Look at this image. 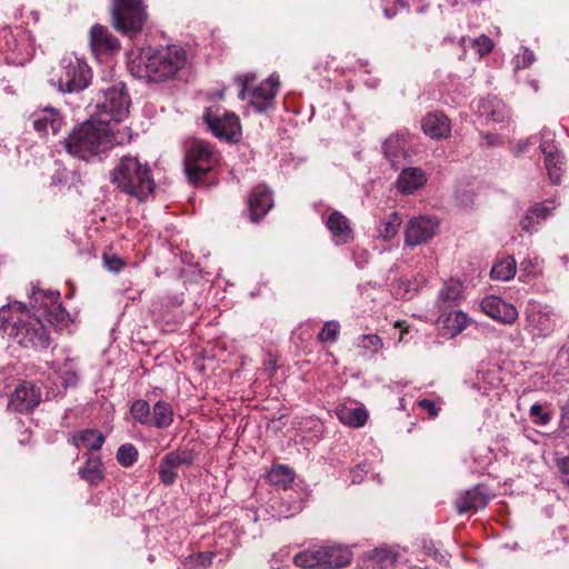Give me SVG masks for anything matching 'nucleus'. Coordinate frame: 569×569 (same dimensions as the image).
<instances>
[{
  "mask_svg": "<svg viewBox=\"0 0 569 569\" xmlns=\"http://www.w3.org/2000/svg\"><path fill=\"white\" fill-rule=\"evenodd\" d=\"M27 306L14 301L0 308V331L18 345L34 351L47 350L51 345L50 332L39 316L24 313Z\"/></svg>",
  "mask_w": 569,
  "mask_h": 569,
  "instance_id": "f257e3e1",
  "label": "nucleus"
},
{
  "mask_svg": "<svg viewBox=\"0 0 569 569\" xmlns=\"http://www.w3.org/2000/svg\"><path fill=\"white\" fill-rule=\"evenodd\" d=\"M113 128L96 117L74 126L64 139L66 151L80 160L100 157L113 147Z\"/></svg>",
  "mask_w": 569,
  "mask_h": 569,
  "instance_id": "f03ea898",
  "label": "nucleus"
},
{
  "mask_svg": "<svg viewBox=\"0 0 569 569\" xmlns=\"http://www.w3.org/2000/svg\"><path fill=\"white\" fill-rule=\"evenodd\" d=\"M186 63L187 51L173 44L140 56L131 61L130 71L139 79L160 83L173 79Z\"/></svg>",
  "mask_w": 569,
  "mask_h": 569,
  "instance_id": "7ed1b4c3",
  "label": "nucleus"
},
{
  "mask_svg": "<svg viewBox=\"0 0 569 569\" xmlns=\"http://www.w3.org/2000/svg\"><path fill=\"white\" fill-rule=\"evenodd\" d=\"M110 182L121 192L144 202L154 192L156 182L148 162L123 156L110 172Z\"/></svg>",
  "mask_w": 569,
  "mask_h": 569,
  "instance_id": "20e7f679",
  "label": "nucleus"
},
{
  "mask_svg": "<svg viewBox=\"0 0 569 569\" xmlns=\"http://www.w3.org/2000/svg\"><path fill=\"white\" fill-rule=\"evenodd\" d=\"M218 159L212 146L203 140H193L186 147L183 167L188 181L194 187L209 186V174Z\"/></svg>",
  "mask_w": 569,
  "mask_h": 569,
  "instance_id": "39448f33",
  "label": "nucleus"
},
{
  "mask_svg": "<svg viewBox=\"0 0 569 569\" xmlns=\"http://www.w3.org/2000/svg\"><path fill=\"white\" fill-rule=\"evenodd\" d=\"M110 14L112 27L128 37L140 33L148 18L142 0H111Z\"/></svg>",
  "mask_w": 569,
  "mask_h": 569,
  "instance_id": "423d86ee",
  "label": "nucleus"
},
{
  "mask_svg": "<svg viewBox=\"0 0 569 569\" xmlns=\"http://www.w3.org/2000/svg\"><path fill=\"white\" fill-rule=\"evenodd\" d=\"M130 98L124 84L119 82L102 92V98L96 104V118L106 120L110 127L121 122L129 113Z\"/></svg>",
  "mask_w": 569,
  "mask_h": 569,
  "instance_id": "0eeeda50",
  "label": "nucleus"
},
{
  "mask_svg": "<svg viewBox=\"0 0 569 569\" xmlns=\"http://www.w3.org/2000/svg\"><path fill=\"white\" fill-rule=\"evenodd\" d=\"M92 71L89 64L77 57L64 58L57 81L58 90L63 93H79L91 82Z\"/></svg>",
  "mask_w": 569,
  "mask_h": 569,
  "instance_id": "6e6552de",
  "label": "nucleus"
},
{
  "mask_svg": "<svg viewBox=\"0 0 569 569\" xmlns=\"http://www.w3.org/2000/svg\"><path fill=\"white\" fill-rule=\"evenodd\" d=\"M439 229V221L431 216L411 218L406 227L405 243L409 247L419 246L432 239Z\"/></svg>",
  "mask_w": 569,
  "mask_h": 569,
  "instance_id": "1a4fd4ad",
  "label": "nucleus"
},
{
  "mask_svg": "<svg viewBox=\"0 0 569 569\" xmlns=\"http://www.w3.org/2000/svg\"><path fill=\"white\" fill-rule=\"evenodd\" d=\"M41 401V389L31 381H22L11 393L8 408L18 413L32 412Z\"/></svg>",
  "mask_w": 569,
  "mask_h": 569,
  "instance_id": "9d476101",
  "label": "nucleus"
},
{
  "mask_svg": "<svg viewBox=\"0 0 569 569\" xmlns=\"http://www.w3.org/2000/svg\"><path fill=\"white\" fill-rule=\"evenodd\" d=\"M279 84V78L272 74L249 92V104L257 113H264L273 108Z\"/></svg>",
  "mask_w": 569,
  "mask_h": 569,
  "instance_id": "9b49d317",
  "label": "nucleus"
},
{
  "mask_svg": "<svg viewBox=\"0 0 569 569\" xmlns=\"http://www.w3.org/2000/svg\"><path fill=\"white\" fill-rule=\"evenodd\" d=\"M203 120L217 138L234 141L240 132V121L233 112H226L220 117L213 116L208 109L203 114Z\"/></svg>",
  "mask_w": 569,
  "mask_h": 569,
  "instance_id": "f8f14e48",
  "label": "nucleus"
},
{
  "mask_svg": "<svg viewBox=\"0 0 569 569\" xmlns=\"http://www.w3.org/2000/svg\"><path fill=\"white\" fill-rule=\"evenodd\" d=\"M273 207L272 191L267 184H257L248 196V211L251 222H259Z\"/></svg>",
  "mask_w": 569,
  "mask_h": 569,
  "instance_id": "ddd939ff",
  "label": "nucleus"
},
{
  "mask_svg": "<svg viewBox=\"0 0 569 569\" xmlns=\"http://www.w3.org/2000/svg\"><path fill=\"white\" fill-rule=\"evenodd\" d=\"M480 306L487 316L505 325H511L518 318L517 308L497 296L485 297Z\"/></svg>",
  "mask_w": 569,
  "mask_h": 569,
  "instance_id": "4468645a",
  "label": "nucleus"
},
{
  "mask_svg": "<svg viewBox=\"0 0 569 569\" xmlns=\"http://www.w3.org/2000/svg\"><path fill=\"white\" fill-rule=\"evenodd\" d=\"M489 500L488 487L483 483H478L460 495L456 500V509L460 515L468 511H477L478 509L485 508Z\"/></svg>",
  "mask_w": 569,
  "mask_h": 569,
  "instance_id": "2eb2a0df",
  "label": "nucleus"
},
{
  "mask_svg": "<svg viewBox=\"0 0 569 569\" xmlns=\"http://www.w3.org/2000/svg\"><path fill=\"white\" fill-rule=\"evenodd\" d=\"M89 42L94 53H114L120 50L119 40L106 26L99 23L91 27Z\"/></svg>",
  "mask_w": 569,
  "mask_h": 569,
  "instance_id": "dca6fc26",
  "label": "nucleus"
},
{
  "mask_svg": "<svg viewBox=\"0 0 569 569\" xmlns=\"http://www.w3.org/2000/svg\"><path fill=\"white\" fill-rule=\"evenodd\" d=\"M423 132L431 139H446L451 133V123L449 118L442 111L427 113L421 121Z\"/></svg>",
  "mask_w": 569,
  "mask_h": 569,
  "instance_id": "f3484780",
  "label": "nucleus"
},
{
  "mask_svg": "<svg viewBox=\"0 0 569 569\" xmlns=\"http://www.w3.org/2000/svg\"><path fill=\"white\" fill-rule=\"evenodd\" d=\"M326 226L337 246L346 244L353 239V230L350 226V221L340 211L331 212L327 219Z\"/></svg>",
  "mask_w": 569,
  "mask_h": 569,
  "instance_id": "a211bd4d",
  "label": "nucleus"
},
{
  "mask_svg": "<svg viewBox=\"0 0 569 569\" xmlns=\"http://www.w3.org/2000/svg\"><path fill=\"white\" fill-rule=\"evenodd\" d=\"M60 300V292L53 290H43L38 287H33L29 297L30 309L33 310L40 318L47 313L48 309Z\"/></svg>",
  "mask_w": 569,
  "mask_h": 569,
  "instance_id": "6ab92c4d",
  "label": "nucleus"
},
{
  "mask_svg": "<svg viewBox=\"0 0 569 569\" xmlns=\"http://www.w3.org/2000/svg\"><path fill=\"white\" fill-rule=\"evenodd\" d=\"M427 181L425 172L420 168L403 169L397 181V189L403 194H411L421 188Z\"/></svg>",
  "mask_w": 569,
  "mask_h": 569,
  "instance_id": "aec40b11",
  "label": "nucleus"
},
{
  "mask_svg": "<svg viewBox=\"0 0 569 569\" xmlns=\"http://www.w3.org/2000/svg\"><path fill=\"white\" fill-rule=\"evenodd\" d=\"M323 569H338L350 563L352 553L342 546H321Z\"/></svg>",
  "mask_w": 569,
  "mask_h": 569,
  "instance_id": "412c9836",
  "label": "nucleus"
},
{
  "mask_svg": "<svg viewBox=\"0 0 569 569\" xmlns=\"http://www.w3.org/2000/svg\"><path fill=\"white\" fill-rule=\"evenodd\" d=\"M62 126L63 117L60 114L59 110L54 108H46L43 110V114L33 121L34 130L42 134H47L49 128L53 134H57L61 130Z\"/></svg>",
  "mask_w": 569,
  "mask_h": 569,
  "instance_id": "4be33fe9",
  "label": "nucleus"
},
{
  "mask_svg": "<svg viewBox=\"0 0 569 569\" xmlns=\"http://www.w3.org/2000/svg\"><path fill=\"white\" fill-rule=\"evenodd\" d=\"M173 418L172 406L167 401L159 400L152 407L149 427L167 429L173 423Z\"/></svg>",
  "mask_w": 569,
  "mask_h": 569,
  "instance_id": "5701e85b",
  "label": "nucleus"
},
{
  "mask_svg": "<svg viewBox=\"0 0 569 569\" xmlns=\"http://www.w3.org/2000/svg\"><path fill=\"white\" fill-rule=\"evenodd\" d=\"M106 437L97 429H84L79 431L72 437V443L79 448L80 446L87 447L89 450L98 451L101 449Z\"/></svg>",
  "mask_w": 569,
  "mask_h": 569,
  "instance_id": "b1692460",
  "label": "nucleus"
},
{
  "mask_svg": "<svg viewBox=\"0 0 569 569\" xmlns=\"http://www.w3.org/2000/svg\"><path fill=\"white\" fill-rule=\"evenodd\" d=\"M42 318H44L56 331H62L72 322L69 311L63 307L60 300H58L51 309H48Z\"/></svg>",
  "mask_w": 569,
  "mask_h": 569,
  "instance_id": "393cba45",
  "label": "nucleus"
},
{
  "mask_svg": "<svg viewBox=\"0 0 569 569\" xmlns=\"http://www.w3.org/2000/svg\"><path fill=\"white\" fill-rule=\"evenodd\" d=\"M293 563L303 569H323L321 546L300 551L293 557Z\"/></svg>",
  "mask_w": 569,
  "mask_h": 569,
  "instance_id": "a878e982",
  "label": "nucleus"
},
{
  "mask_svg": "<svg viewBox=\"0 0 569 569\" xmlns=\"http://www.w3.org/2000/svg\"><path fill=\"white\" fill-rule=\"evenodd\" d=\"M479 113L493 122H502L507 118V111L503 103L496 98L481 100L479 104Z\"/></svg>",
  "mask_w": 569,
  "mask_h": 569,
  "instance_id": "bb28decb",
  "label": "nucleus"
},
{
  "mask_svg": "<svg viewBox=\"0 0 569 569\" xmlns=\"http://www.w3.org/2000/svg\"><path fill=\"white\" fill-rule=\"evenodd\" d=\"M268 481L273 486L288 488L295 480V471L284 465L273 466L267 473Z\"/></svg>",
  "mask_w": 569,
  "mask_h": 569,
  "instance_id": "cd10ccee",
  "label": "nucleus"
},
{
  "mask_svg": "<svg viewBox=\"0 0 569 569\" xmlns=\"http://www.w3.org/2000/svg\"><path fill=\"white\" fill-rule=\"evenodd\" d=\"M516 271L517 262L513 257L508 256L492 266L490 277L495 280L508 281L515 277Z\"/></svg>",
  "mask_w": 569,
  "mask_h": 569,
  "instance_id": "c85d7f7f",
  "label": "nucleus"
},
{
  "mask_svg": "<svg viewBox=\"0 0 569 569\" xmlns=\"http://www.w3.org/2000/svg\"><path fill=\"white\" fill-rule=\"evenodd\" d=\"M339 420L353 428H360L366 425L368 420V411L362 408H342L337 412Z\"/></svg>",
  "mask_w": 569,
  "mask_h": 569,
  "instance_id": "c756f323",
  "label": "nucleus"
},
{
  "mask_svg": "<svg viewBox=\"0 0 569 569\" xmlns=\"http://www.w3.org/2000/svg\"><path fill=\"white\" fill-rule=\"evenodd\" d=\"M462 293V283L457 279L448 280L439 292V301L452 307L459 303Z\"/></svg>",
  "mask_w": 569,
  "mask_h": 569,
  "instance_id": "7c9ffc66",
  "label": "nucleus"
},
{
  "mask_svg": "<svg viewBox=\"0 0 569 569\" xmlns=\"http://www.w3.org/2000/svg\"><path fill=\"white\" fill-rule=\"evenodd\" d=\"M401 223L402 219L400 214L397 211L391 212L381 220L378 227L379 237L385 241L391 240L398 233Z\"/></svg>",
  "mask_w": 569,
  "mask_h": 569,
  "instance_id": "2f4dec72",
  "label": "nucleus"
},
{
  "mask_svg": "<svg viewBox=\"0 0 569 569\" xmlns=\"http://www.w3.org/2000/svg\"><path fill=\"white\" fill-rule=\"evenodd\" d=\"M166 456L171 459L170 466H177L178 468L184 466L189 468L196 462L198 452L193 448H183L172 450L166 453Z\"/></svg>",
  "mask_w": 569,
  "mask_h": 569,
  "instance_id": "473e14b6",
  "label": "nucleus"
},
{
  "mask_svg": "<svg viewBox=\"0 0 569 569\" xmlns=\"http://www.w3.org/2000/svg\"><path fill=\"white\" fill-rule=\"evenodd\" d=\"M398 553L389 548H376L369 553V559L380 569L393 567L397 562Z\"/></svg>",
  "mask_w": 569,
  "mask_h": 569,
  "instance_id": "72a5a7b5",
  "label": "nucleus"
},
{
  "mask_svg": "<svg viewBox=\"0 0 569 569\" xmlns=\"http://www.w3.org/2000/svg\"><path fill=\"white\" fill-rule=\"evenodd\" d=\"M216 553L212 551H201L192 553L184 558L183 568L184 569H207L212 565V560Z\"/></svg>",
  "mask_w": 569,
  "mask_h": 569,
  "instance_id": "f704fd0d",
  "label": "nucleus"
},
{
  "mask_svg": "<svg viewBox=\"0 0 569 569\" xmlns=\"http://www.w3.org/2000/svg\"><path fill=\"white\" fill-rule=\"evenodd\" d=\"M130 413L133 420L142 426H148L151 419V408L147 400L137 399L131 403Z\"/></svg>",
  "mask_w": 569,
  "mask_h": 569,
  "instance_id": "c9c22d12",
  "label": "nucleus"
},
{
  "mask_svg": "<svg viewBox=\"0 0 569 569\" xmlns=\"http://www.w3.org/2000/svg\"><path fill=\"white\" fill-rule=\"evenodd\" d=\"M78 475L92 487L99 486L106 479L102 461H96L92 469H79Z\"/></svg>",
  "mask_w": 569,
  "mask_h": 569,
  "instance_id": "e433bc0d",
  "label": "nucleus"
},
{
  "mask_svg": "<svg viewBox=\"0 0 569 569\" xmlns=\"http://www.w3.org/2000/svg\"><path fill=\"white\" fill-rule=\"evenodd\" d=\"M170 462H171V459H169L164 455L161 458L160 465H159V468H158L159 479H160L161 483L164 485L166 487L172 486L176 482L177 478H178V473L176 471L178 469V467L177 466H170Z\"/></svg>",
  "mask_w": 569,
  "mask_h": 569,
  "instance_id": "4c0bfd02",
  "label": "nucleus"
},
{
  "mask_svg": "<svg viewBox=\"0 0 569 569\" xmlns=\"http://www.w3.org/2000/svg\"><path fill=\"white\" fill-rule=\"evenodd\" d=\"M540 150L549 163L555 158H565L549 132H541Z\"/></svg>",
  "mask_w": 569,
  "mask_h": 569,
  "instance_id": "58836bf2",
  "label": "nucleus"
},
{
  "mask_svg": "<svg viewBox=\"0 0 569 569\" xmlns=\"http://www.w3.org/2000/svg\"><path fill=\"white\" fill-rule=\"evenodd\" d=\"M139 452L132 443H123L118 448L117 461L124 468L131 467L138 460Z\"/></svg>",
  "mask_w": 569,
  "mask_h": 569,
  "instance_id": "ea45409f",
  "label": "nucleus"
},
{
  "mask_svg": "<svg viewBox=\"0 0 569 569\" xmlns=\"http://www.w3.org/2000/svg\"><path fill=\"white\" fill-rule=\"evenodd\" d=\"M445 322L446 327L452 330V335H458L466 329L469 318L467 313L459 310L450 315Z\"/></svg>",
  "mask_w": 569,
  "mask_h": 569,
  "instance_id": "a19ab883",
  "label": "nucleus"
},
{
  "mask_svg": "<svg viewBox=\"0 0 569 569\" xmlns=\"http://www.w3.org/2000/svg\"><path fill=\"white\" fill-rule=\"evenodd\" d=\"M563 159L565 158H555L550 163L545 160V167L547 169L549 179L553 184L560 183L565 164Z\"/></svg>",
  "mask_w": 569,
  "mask_h": 569,
  "instance_id": "79ce46f5",
  "label": "nucleus"
},
{
  "mask_svg": "<svg viewBox=\"0 0 569 569\" xmlns=\"http://www.w3.org/2000/svg\"><path fill=\"white\" fill-rule=\"evenodd\" d=\"M422 550L426 556L431 557L438 563H448L447 555L440 551L432 540L422 541Z\"/></svg>",
  "mask_w": 569,
  "mask_h": 569,
  "instance_id": "37998d69",
  "label": "nucleus"
},
{
  "mask_svg": "<svg viewBox=\"0 0 569 569\" xmlns=\"http://www.w3.org/2000/svg\"><path fill=\"white\" fill-rule=\"evenodd\" d=\"M339 335V323L337 321H328L322 327L318 339L322 342H335Z\"/></svg>",
  "mask_w": 569,
  "mask_h": 569,
  "instance_id": "c03bdc74",
  "label": "nucleus"
},
{
  "mask_svg": "<svg viewBox=\"0 0 569 569\" xmlns=\"http://www.w3.org/2000/svg\"><path fill=\"white\" fill-rule=\"evenodd\" d=\"M395 295L403 300L412 298L415 291L409 279L399 278L393 284Z\"/></svg>",
  "mask_w": 569,
  "mask_h": 569,
  "instance_id": "a18cd8bd",
  "label": "nucleus"
},
{
  "mask_svg": "<svg viewBox=\"0 0 569 569\" xmlns=\"http://www.w3.org/2000/svg\"><path fill=\"white\" fill-rule=\"evenodd\" d=\"M533 423L546 426L551 420V413L545 411L540 403H533L529 410Z\"/></svg>",
  "mask_w": 569,
  "mask_h": 569,
  "instance_id": "49530a36",
  "label": "nucleus"
},
{
  "mask_svg": "<svg viewBox=\"0 0 569 569\" xmlns=\"http://www.w3.org/2000/svg\"><path fill=\"white\" fill-rule=\"evenodd\" d=\"M256 80V74L252 72L246 74H238L234 78V82L239 86L240 90L238 93L239 99L244 100L247 98L249 84Z\"/></svg>",
  "mask_w": 569,
  "mask_h": 569,
  "instance_id": "de8ad7c7",
  "label": "nucleus"
},
{
  "mask_svg": "<svg viewBox=\"0 0 569 569\" xmlns=\"http://www.w3.org/2000/svg\"><path fill=\"white\" fill-rule=\"evenodd\" d=\"M555 462L558 471L561 475L562 482L569 487V453L567 456H561L559 452H557Z\"/></svg>",
  "mask_w": 569,
  "mask_h": 569,
  "instance_id": "09e8293b",
  "label": "nucleus"
},
{
  "mask_svg": "<svg viewBox=\"0 0 569 569\" xmlns=\"http://www.w3.org/2000/svg\"><path fill=\"white\" fill-rule=\"evenodd\" d=\"M555 209L552 206V201H545L533 204L529 208V212H531L537 219H546L551 211Z\"/></svg>",
  "mask_w": 569,
  "mask_h": 569,
  "instance_id": "8fccbe9b",
  "label": "nucleus"
},
{
  "mask_svg": "<svg viewBox=\"0 0 569 569\" xmlns=\"http://www.w3.org/2000/svg\"><path fill=\"white\" fill-rule=\"evenodd\" d=\"M103 266L111 272H119L124 267V261L117 254L103 253Z\"/></svg>",
  "mask_w": 569,
  "mask_h": 569,
  "instance_id": "3c124183",
  "label": "nucleus"
},
{
  "mask_svg": "<svg viewBox=\"0 0 569 569\" xmlns=\"http://www.w3.org/2000/svg\"><path fill=\"white\" fill-rule=\"evenodd\" d=\"M362 346L372 353H377L382 348L383 343L382 339L378 335H363Z\"/></svg>",
  "mask_w": 569,
  "mask_h": 569,
  "instance_id": "603ef678",
  "label": "nucleus"
},
{
  "mask_svg": "<svg viewBox=\"0 0 569 569\" xmlns=\"http://www.w3.org/2000/svg\"><path fill=\"white\" fill-rule=\"evenodd\" d=\"M473 47H477L478 53L482 57L493 49V42L489 37L482 34L473 40Z\"/></svg>",
  "mask_w": 569,
  "mask_h": 569,
  "instance_id": "864d4df0",
  "label": "nucleus"
},
{
  "mask_svg": "<svg viewBox=\"0 0 569 569\" xmlns=\"http://www.w3.org/2000/svg\"><path fill=\"white\" fill-rule=\"evenodd\" d=\"M418 407L426 410L431 418H436L439 415L440 408L431 399H421L418 401Z\"/></svg>",
  "mask_w": 569,
  "mask_h": 569,
  "instance_id": "5fc2aeb1",
  "label": "nucleus"
},
{
  "mask_svg": "<svg viewBox=\"0 0 569 569\" xmlns=\"http://www.w3.org/2000/svg\"><path fill=\"white\" fill-rule=\"evenodd\" d=\"M535 61V54L533 52L528 49V48H525L523 49V52L520 57H518L517 59V68H528L532 64V62Z\"/></svg>",
  "mask_w": 569,
  "mask_h": 569,
  "instance_id": "6e6d98bb",
  "label": "nucleus"
},
{
  "mask_svg": "<svg viewBox=\"0 0 569 569\" xmlns=\"http://www.w3.org/2000/svg\"><path fill=\"white\" fill-rule=\"evenodd\" d=\"M79 377L73 370H66L61 376V386L64 388L74 387L78 385Z\"/></svg>",
  "mask_w": 569,
  "mask_h": 569,
  "instance_id": "4d7b16f0",
  "label": "nucleus"
},
{
  "mask_svg": "<svg viewBox=\"0 0 569 569\" xmlns=\"http://www.w3.org/2000/svg\"><path fill=\"white\" fill-rule=\"evenodd\" d=\"M395 143L396 142L392 140H387L383 144L385 154L390 161H395V159L398 158V153H405L403 150L397 149V147L393 146Z\"/></svg>",
  "mask_w": 569,
  "mask_h": 569,
  "instance_id": "13d9d810",
  "label": "nucleus"
},
{
  "mask_svg": "<svg viewBox=\"0 0 569 569\" xmlns=\"http://www.w3.org/2000/svg\"><path fill=\"white\" fill-rule=\"evenodd\" d=\"M397 7L409 9V3L407 2V0H395L393 7L383 8L385 16L388 19L393 18L397 14Z\"/></svg>",
  "mask_w": 569,
  "mask_h": 569,
  "instance_id": "bf43d9fd",
  "label": "nucleus"
},
{
  "mask_svg": "<svg viewBox=\"0 0 569 569\" xmlns=\"http://www.w3.org/2000/svg\"><path fill=\"white\" fill-rule=\"evenodd\" d=\"M367 472L365 465H357L351 470V482L352 483H360L363 480V476Z\"/></svg>",
  "mask_w": 569,
  "mask_h": 569,
  "instance_id": "052dcab7",
  "label": "nucleus"
},
{
  "mask_svg": "<svg viewBox=\"0 0 569 569\" xmlns=\"http://www.w3.org/2000/svg\"><path fill=\"white\" fill-rule=\"evenodd\" d=\"M533 217L535 216L528 210L526 216L520 220V227L522 230L529 232L535 228L536 222L533 221Z\"/></svg>",
  "mask_w": 569,
  "mask_h": 569,
  "instance_id": "680f3d73",
  "label": "nucleus"
},
{
  "mask_svg": "<svg viewBox=\"0 0 569 569\" xmlns=\"http://www.w3.org/2000/svg\"><path fill=\"white\" fill-rule=\"evenodd\" d=\"M560 427L569 429V403L561 407Z\"/></svg>",
  "mask_w": 569,
  "mask_h": 569,
  "instance_id": "e2e57ef3",
  "label": "nucleus"
},
{
  "mask_svg": "<svg viewBox=\"0 0 569 569\" xmlns=\"http://www.w3.org/2000/svg\"><path fill=\"white\" fill-rule=\"evenodd\" d=\"M82 458L86 459V462L80 469H92V465H96V461H101L100 456H93L89 452L83 453Z\"/></svg>",
  "mask_w": 569,
  "mask_h": 569,
  "instance_id": "0e129e2a",
  "label": "nucleus"
},
{
  "mask_svg": "<svg viewBox=\"0 0 569 569\" xmlns=\"http://www.w3.org/2000/svg\"><path fill=\"white\" fill-rule=\"evenodd\" d=\"M528 146H529V142L528 141H520L518 144H517V152H525L527 149H528Z\"/></svg>",
  "mask_w": 569,
  "mask_h": 569,
  "instance_id": "69168bd1",
  "label": "nucleus"
},
{
  "mask_svg": "<svg viewBox=\"0 0 569 569\" xmlns=\"http://www.w3.org/2000/svg\"><path fill=\"white\" fill-rule=\"evenodd\" d=\"M483 137L487 140L488 144H493V141H495V136L493 134L486 133Z\"/></svg>",
  "mask_w": 569,
  "mask_h": 569,
  "instance_id": "338daca9",
  "label": "nucleus"
},
{
  "mask_svg": "<svg viewBox=\"0 0 569 569\" xmlns=\"http://www.w3.org/2000/svg\"><path fill=\"white\" fill-rule=\"evenodd\" d=\"M148 561H149L150 563H153V562L156 561V557H154L153 555H151V553H150V555L148 556Z\"/></svg>",
  "mask_w": 569,
  "mask_h": 569,
  "instance_id": "774afa93",
  "label": "nucleus"
}]
</instances>
